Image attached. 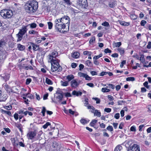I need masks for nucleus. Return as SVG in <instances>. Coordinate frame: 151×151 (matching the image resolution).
Returning a JSON list of instances; mask_svg holds the SVG:
<instances>
[{
	"mask_svg": "<svg viewBox=\"0 0 151 151\" xmlns=\"http://www.w3.org/2000/svg\"><path fill=\"white\" fill-rule=\"evenodd\" d=\"M139 58V60L141 61V62L143 63L145 61L144 55H140V57Z\"/></svg>",
	"mask_w": 151,
	"mask_h": 151,
	"instance_id": "c03bdc74",
	"label": "nucleus"
},
{
	"mask_svg": "<svg viewBox=\"0 0 151 151\" xmlns=\"http://www.w3.org/2000/svg\"><path fill=\"white\" fill-rule=\"evenodd\" d=\"M29 93H27L26 94H24V95L25 96H26L27 97L31 99H34V97L32 95L29 94Z\"/></svg>",
	"mask_w": 151,
	"mask_h": 151,
	"instance_id": "c9c22d12",
	"label": "nucleus"
},
{
	"mask_svg": "<svg viewBox=\"0 0 151 151\" xmlns=\"http://www.w3.org/2000/svg\"><path fill=\"white\" fill-rule=\"evenodd\" d=\"M0 15L4 19L10 18L13 15V12L11 9H3L1 11Z\"/></svg>",
	"mask_w": 151,
	"mask_h": 151,
	"instance_id": "20e7f679",
	"label": "nucleus"
},
{
	"mask_svg": "<svg viewBox=\"0 0 151 151\" xmlns=\"http://www.w3.org/2000/svg\"><path fill=\"white\" fill-rule=\"evenodd\" d=\"M68 81H60L61 85L63 86H67L68 85Z\"/></svg>",
	"mask_w": 151,
	"mask_h": 151,
	"instance_id": "cd10ccee",
	"label": "nucleus"
},
{
	"mask_svg": "<svg viewBox=\"0 0 151 151\" xmlns=\"http://www.w3.org/2000/svg\"><path fill=\"white\" fill-rule=\"evenodd\" d=\"M66 78L68 80V81L69 82L74 79V76L73 75H68L66 76Z\"/></svg>",
	"mask_w": 151,
	"mask_h": 151,
	"instance_id": "4be33fe9",
	"label": "nucleus"
},
{
	"mask_svg": "<svg viewBox=\"0 0 151 151\" xmlns=\"http://www.w3.org/2000/svg\"><path fill=\"white\" fill-rule=\"evenodd\" d=\"M29 25L30 26V27L32 28H35L37 26L36 24L35 23L29 24Z\"/></svg>",
	"mask_w": 151,
	"mask_h": 151,
	"instance_id": "4d7b16f0",
	"label": "nucleus"
},
{
	"mask_svg": "<svg viewBox=\"0 0 151 151\" xmlns=\"http://www.w3.org/2000/svg\"><path fill=\"white\" fill-rule=\"evenodd\" d=\"M30 44L32 47L33 50L35 51L38 50L39 49V45H37L33 42H30Z\"/></svg>",
	"mask_w": 151,
	"mask_h": 151,
	"instance_id": "2eb2a0df",
	"label": "nucleus"
},
{
	"mask_svg": "<svg viewBox=\"0 0 151 151\" xmlns=\"http://www.w3.org/2000/svg\"><path fill=\"white\" fill-rule=\"evenodd\" d=\"M72 95L78 96L79 95H81L82 94V92H77L76 91H74L72 92Z\"/></svg>",
	"mask_w": 151,
	"mask_h": 151,
	"instance_id": "b1692460",
	"label": "nucleus"
},
{
	"mask_svg": "<svg viewBox=\"0 0 151 151\" xmlns=\"http://www.w3.org/2000/svg\"><path fill=\"white\" fill-rule=\"evenodd\" d=\"M146 23L147 22L146 21L144 20H142L141 21L140 24L141 26H144L145 25V24H146Z\"/></svg>",
	"mask_w": 151,
	"mask_h": 151,
	"instance_id": "603ef678",
	"label": "nucleus"
},
{
	"mask_svg": "<svg viewBox=\"0 0 151 151\" xmlns=\"http://www.w3.org/2000/svg\"><path fill=\"white\" fill-rule=\"evenodd\" d=\"M32 79L30 78H27L26 80V85L29 84L31 82Z\"/></svg>",
	"mask_w": 151,
	"mask_h": 151,
	"instance_id": "3c124183",
	"label": "nucleus"
},
{
	"mask_svg": "<svg viewBox=\"0 0 151 151\" xmlns=\"http://www.w3.org/2000/svg\"><path fill=\"white\" fill-rule=\"evenodd\" d=\"M126 61L125 60H124L122 61L120 64V67L122 68L123 66L125 64H126Z\"/></svg>",
	"mask_w": 151,
	"mask_h": 151,
	"instance_id": "338daca9",
	"label": "nucleus"
},
{
	"mask_svg": "<svg viewBox=\"0 0 151 151\" xmlns=\"http://www.w3.org/2000/svg\"><path fill=\"white\" fill-rule=\"evenodd\" d=\"M94 116H96L98 117H100L101 116V113L99 111L96 109L94 113Z\"/></svg>",
	"mask_w": 151,
	"mask_h": 151,
	"instance_id": "393cba45",
	"label": "nucleus"
},
{
	"mask_svg": "<svg viewBox=\"0 0 151 151\" xmlns=\"http://www.w3.org/2000/svg\"><path fill=\"white\" fill-rule=\"evenodd\" d=\"M88 99L87 98H86L85 99V102L84 103V105L86 106H87V107L88 106H87V105L88 104Z\"/></svg>",
	"mask_w": 151,
	"mask_h": 151,
	"instance_id": "13d9d810",
	"label": "nucleus"
},
{
	"mask_svg": "<svg viewBox=\"0 0 151 151\" xmlns=\"http://www.w3.org/2000/svg\"><path fill=\"white\" fill-rule=\"evenodd\" d=\"M78 5L82 8H86L88 4L87 0H78Z\"/></svg>",
	"mask_w": 151,
	"mask_h": 151,
	"instance_id": "1a4fd4ad",
	"label": "nucleus"
},
{
	"mask_svg": "<svg viewBox=\"0 0 151 151\" xmlns=\"http://www.w3.org/2000/svg\"><path fill=\"white\" fill-rule=\"evenodd\" d=\"M3 107L5 109L8 110H10L12 109V107L11 105L5 106Z\"/></svg>",
	"mask_w": 151,
	"mask_h": 151,
	"instance_id": "58836bf2",
	"label": "nucleus"
},
{
	"mask_svg": "<svg viewBox=\"0 0 151 151\" xmlns=\"http://www.w3.org/2000/svg\"><path fill=\"white\" fill-rule=\"evenodd\" d=\"M60 60L58 59L56 60L50 61L51 64V70L52 72H55L58 70V71H60L62 70V67L59 64Z\"/></svg>",
	"mask_w": 151,
	"mask_h": 151,
	"instance_id": "7ed1b4c3",
	"label": "nucleus"
},
{
	"mask_svg": "<svg viewBox=\"0 0 151 151\" xmlns=\"http://www.w3.org/2000/svg\"><path fill=\"white\" fill-rule=\"evenodd\" d=\"M97 120L96 119H93L91 122L90 123V125L91 126L93 127L96 124L97 122Z\"/></svg>",
	"mask_w": 151,
	"mask_h": 151,
	"instance_id": "473e14b6",
	"label": "nucleus"
},
{
	"mask_svg": "<svg viewBox=\"0 0 151 151\" xmlns=\"http://www.w3.org/2000/svg\"><path fill=\"white\" fill-rule=\"evenodd\" d=\"M59 20H60V22L65 23H66V24H68V25H69L70 22V19L69 17L68 16H64L63 17L59 19ZM68 29H69V26H68Z\"/></svg>",
	"mask_w": 151,
	"mask_h": 151,
	"instance_id": "6e6552de",
	"label": "nucleus"
},
{
	"mask_svg": "<svg viewBox=\"0 0 151 151\" xmlns=\"http://www.w3.org/2000/svg\"><path fill=\"white\" fill-rule=\"evenodd\" d=\"M117 50L121 55L123 54L124 52V49L122 48H119Z\"/></svg>",
	"mask_w": 151,
	"mask_h": 151,
	"instance_id": "c756f323",
	"label": "nucleus"
},
{
	"mask_svg": "<svg viewBox=\"0 0 151 151\" xmlns=\"http://www.w3.org/2000/svg\"><path fill=\"white\" fill-rule=\"evenodd\" d=\"M106 129L109 131L110 132H111L113 131V129L112 127L111 126H108L107 128Z\"/></svg>",
	"mask_w": 151,
	"mask_h": 151,
	"instance_id": "8fccbe9b",
	"label": "nucleus"
},
{
	"mask_svg": "<svg viewBox=\"0 0 151 151\" xmlns=\"http://www.w3.org/2000/svg\"><path fill=\"white\" fill-rule=\"evenodd\" d=\"M47 24L48 25V28L49 29H51L53 27V24L51 22H48Z\"/></svg>",
	"mask_w": 151,
	"mask_h": 151,
	"instance_id": "f704fd0d",
	"label": "nucleus"
},
{
	"mask_svg": "<svg viewBox=\"0 0 151 151\" xmlns=\"http://www.w3.org/2000/svg\"><path fill=\"white\" fill-rule=\"evenodd\" d=\"M12 142H13V143H14V144L15 145H19L20 146H21V147H25V145L22 142H19L18 143H18H16L15 142V140L14 139H13V140H12Z\"/></svg>",
	"mask_w": 151,
	"mask_h": 151,
	"instance_id": "a211bd4d",
	"label": "nucleus"
},
{
	"mask_svg": "<svg viewBox=\"0 0 151 151\" xmlns=\"http://www.w3.org/2000/svg\"><path fill=\"white\" fill-rule=\"evenodd\" d=\"M130 17L132 19L135 20L137 18V16L134 14H132L130 15Z\"/></svg>",
	"mask_w": 151,
	"mask_h": 151,
	"instance_id": "72a5a7b5",
	"label": "nucleus"
},
{
	"mask_svg": "<svg viewBox=\"0 0 151 151\" xmlns=\"http://www.w3.org/2000/svg\"><path fill=\"white\" fill-rule=\"evenodd\" d=\"M14 117L16 120H17L19 118V115L17 113H15L14 115Z\"/></svg>",
	"mask_w": 151,
	"mask_h": 151,
	"instance_id": "0e129e2a",
	"label": "nucleus"
},
{
	"mask_svg": "<svg viewBox=\"0 0 151 151\" xmlns=\"http://www.w3.org/2000/svg\"><path fill=\"white\" fill-rule=\"evenodd\" d=\"M83 54L84 55H88L89 56L91 55V52L86 51L83 52Z\"/></svg>",
	"mask_w": 151,
	"mask_h": 151,
	"instance_id": "de8ad7c7",
	"label": "nucleus"
},
{
	"mask_svg": "<svg viewBox=\"0 0 151 151\" xmlns=\"http://www.w3.org/2000/svg\"><path fill=\"white\" fill-rule=\"evenodd\" d=\"M21 69H22L25 70H33V68L32 66H24V65H21Z\"/></svg>",
	"mask_w": 151,
	"mask_h": 151,
	"instance_id": "dca6fc26",
	"label": "nucleus"
},
{
	"mask_svg": "<svg viewBox=\"0 0 151 151\" xmlns=\"http://www.w3.org/2000/svg\"><path fill=\"white\" fill-rule=\"evenodd\" d=\"M72 56L75 58H77L79 57L80 54L78 52H74L72 54Z\"/></svg>",
	"mask_w": 151,
	"mask_h": 151,
	"instance_id": "6ab92c4d",
	"label": "nucleus"
},
{
	"mask_svg": "<svg viewBox=\"0 0 151 151\" xmlns=\"http://www.w3.org/2000/svg\"><path fill=\"white\" fill-rule=\"evenodd\" d=\"M111 52V50H110L108 48L105 49L104 52L106 53H110Z\"/></svg>",
	"mask_w": 151,
	"mask_h": 151,
	"instance_id": "052dcab7",
	"label": "nucleus"
},
{
	"mask_svg": "<svg viewBox=\"0 0 151 151\" xmlns=\"http://www.w3.org/2000/svg\"><path fill=\"white\" fill-rule=\"evenodd\" d=\"M10 87L6 83H4L2 85V88L5 89L6 90H7Z\"/></svg>",
	"mask_w": 151,
	"mask_h": 151,
	"instance_id": "4c0bfd02",
	"label": "nucleus"
},
{
	"mask_svg": "<svg viewBox=\"0 0 151 151\" xmlns=\"http://www.w3.org/2000/svg\"><path fill=\"white\" fill-rule=\"evenodd\" d=\"M1 111L2 114H6L9 116L11 115V113L10 111L5 110L3 109H1Z\"/></svg>",
	"mask_w": 151,
	"mask_h": 151,
	"instance_id": "412c9836",
	"label": "nucleus"
},
{
	"mask_svg": "<svg viewBox=\"0 0 151 151\" xmlns=\"http://www.w3.org/2000/svg\"><path fill=\"white\" fill-rule=\"evenodd\" d=\"M95 38L94 37H92L90 39L89 42L90 44H91L95 40Z\"/></svg>",
	"mask_w": 151,
	"mask_h": 151,
	"instance_id": "bf43d9fd",
	"label": "nucleus"
},
{
	"mask_svg": "<svg viewBox=\"0 0 151 151\" xmlns=\"http://www.w3.org/2000/svg\"><path fill=\"white\" fill-rule=\"evenodd\" d=\"M119 116H120L119 113H117L115 114V115L114 116V117L116 119H118L119 118Z\"/></svg>",
	"mask_w": 151,
	"mask_h": 151,
	"instance_id": "680f3d73",
	"label": "nucleus"
},
{
	"mask_svg": "<svg viewBox=\"0 0 151 151\" xmlns=\"http://www.w3.org/2000/svg\"><path fill=\"white\" fill-rule=\"evenodd\" d=\"M122 149V146L120 145H119L115 147L114 151H120Z\"/></svg>",
	"mask_w": 151,
	"mask_h": 151,
	"instance_id": "bb28decb",
	"label": "nucleus"
},
{
	"mask_svg": "<svg viewBox=\"0 0 151 151\" xmlns=\"http://www.w3.org/2000/svg\"><path fill=\"white\" fill-rule=\"evenodd\" d=\"M86 63L88 67H91L92 66L91 62L89 60H87L86 62Z\"/></svg>",
	"mask_w": 151,
	"mask_h": 151,
	"instance_id": "ea45409f",
	"label": "nucleus"
},
{
	"mask_svg": "<svg viewBox=\"0 0 151 151\" xmlns=\"http://www.w3.org/2000/svg\"><path fill=\"white\" fill-rule=\"evenodd\" d=\"M58 95L57 96L56 98L59 99L60 101H61L63 97V93H58Z\"/></svg>",
	"mask_w": 151,
	"mask_h": 151,
	"instance_id": "aec40b11",
	"label": "nucleus"
},
{
	"mask_svg": "<svg viewBox=\"0 0 151 151\" xmlns=\"http://www.w3.org/2000/svg\"><path fill=\"white\" fill-rule=\"evenodd\" d=\"M119 23L121 25L125 26H128L129 25V24L128 22H126L121 21H119Z\"/></svg>",
	"mask_w": 151,
	"mask_h": 151,
	"instance_id": "a878e982",
	"label": "nucleus"
},
{
	"mask_svg": "<svg viewBox=\"0 0 151 151\" xmlns=\"http://www.w3.org/2000/svg\"><path fill=\"white\" fill-rule=\"evenodd\" d=\"M93 99H94L96 101V104H99L100 103V99L97 98H93Z\"/></svg>",
	"mask_w": 151,
	"mask_h": 151,
	"instance_id": "5fc2aeb1",
	"label": "nucleus"
},
{
	"mask_svg": "<svg viewBox=\"0 0 151 151\" xmlns=\"http://www.w3.org/2000/svg\"><path fill=\"white\" fill-rule=\"evenodd\" d=\"M52 145L54 151H61L62 147L60 142L55 141L52 143Z\"/></svg>",
	"mask_w": 151,
	"mask_h": 151,
	"instance_id": "0eeeda50",
	"label": "nucleus"
},
{
	"mask_svg": "<svg viewBox=\"0 0 151 151\" xmlns=\"http://www.w3.org/2000/svg\"><path fill=\"white\" fill-rule=\"evenodd\" d=\"M132 141L129 140L127 142L125 145L126 147H128L127 151H140L139 146L137 144H133Z\"/></svg>",
	"mask_w": 151,
	"mask_h": 151,
	"instance_id": "f03ea898",
	"label": "nucleus"
},
{
	"mask_svg": "<svg viewBox=\"0 0 151 151\" xmlns=\"http://www.w3.org/2000/svg\"><path fill=\"white\" fill-rule=\"evenodd\" d=\"M80 121V122L83 125L86 124L89 122L88 121L83 118L81 119Z\"/></svg>",
	"mask_w": 151,
	"mask_h": 151,
	"instance_id": "5701e85b",
	"label": "nucleus"
},
{
	"mask_svg": "<svg viewBox=\"0 0 151 151\" xmlns=\"http://www.w3.org/2000/svg\"><path fill=\"white\" fill-rule=\"evenodd\" d=\"M41 132H39L37 134L36 137H35V140H38V139H40L41 138Z\"/></svg>",
	"mask_w": 151,
	"mask_h": 151,
	"instance_id": "7c9ffc66",
	"label": "nucleus"
},
{
	"mask_svg": "<svg viewBox=\"0 0 151 151\" xmlns=\"http://www.w3.org/2000/svg\"><path fill=\"white\" fill-rule=\"evenodd\" d=\"M78 75L80 77L85 78L86 80L90 81L92 79V78L89 76L88 75L83 73L79 72L78 73Z\"/></svg>",
	"mask_w": 151,
	"mask_h": 151,
	"instance_id": "f8f14e48",
	"label": "nucleus"
},
{
	"mask_svg": "<svg viewBox=\"0 0 151 151\" xmlns=\"http://www.w3.org/2000/svg\"><path fill=\"white\" fill-rule=\"evenodd\" d=\"M27 26L24 27L19 30L18 34L17 35V41H20L21 40L22 36L27 32Z\"/></svg>",
	"mask_w": 151,
	"mask_h": 151,
	"instance_id": "423d86ee",
	"label": "nucleus"
},
{
	"mask_svg": "<svg viewBox=\"0 0 151 151\" xmlns=\"http://www.w3.org/2000/svg\"><path fill=\"white\" fill-rule=\"evenodd\" d=\"M63 0L64 1L65 3L68 5H70L72 4V3L70 2V0Z\"/></svg>",
	"mask_w": 151,
	"mask_h": 151,
	"instance_id": "09e8293b",
	"label": "nucleus"
},
{
	"mask_svg": "<svg viewBox=\"0 0 151 151\" xmlns=\"http://www.w3.org/2000/svg\"><path fill=\"white\" fill-rule=\"evenodd\" d=\"M58 52L56 51L53 52L51 54L49 55V61H52L54 60H56L57 59L56 57L58 55Z\"/></svg>",
	"mask_w": 151,
	"mask_h": 151,
	"instance_id": "9d476101",
	"label": "nucleus"
},
{
	"mask_svg": "<svg viewBox=\"0 0 151 151\" xmlns=\"http://www.w3.org/2000/svg\"><path fill=\"white\" fill-rule=\"evenodd\" d=\"M50 125V123L49 122H47L43 126V127L44 129L47 128L48 126Z\"/></svg>",
	"mask_w": 151,
	"mask_h": 151,
	"instance_id": "a18cd8bd",
	"label": "nucleus"
},
{
	"mask_svg": "<svg viewBox=\"0 0 151 151\" xmlns=\"http://www.w3.org/2000/svg\"><path fill=\"white\" fill-rule=\"evenodd\" d=\"M130 130L132 132H135L136 131L135 127L134 126L131 127L130 128Z\"/></svg>",
	"mask_w": 151,
	"mask_h": 151,
	"instance_id": "69168bd1",
	"label": "nucleus"
},
{
	"mask_svg": "<svg viewBox=\"0 0 151 151\" xmlns=\"http://www.w3.org/2000/svg\"><path fill=\"white\" fill-rule=\"evenodd\" d=\"M38 7V3L36 1L33 0L25 6L26 12L30 14H32L36 12Z\"/></svg>",
	"mask_w": 151,
	"mask_h": 151,
	"instance_id": "f257e3e1",
	"label": "nucleus"
},
{
	"mask_svg": "<svg viewBox=\"0 0 151 151\" xmlns=\"http://www.w3.org/2000/svg\"><path fill=\"white\" fill-rule=\"evenodd\" d=\"M135 80V78L134 77H129L126 78L127 81H134Z\"/></svg>",
	"mask_w": 151,
	"mask_h": 151,
	"instance_id": "79ce46f5",
	"label": "nucleus"
},
{
	"mask_svg": "<svg viewBox=\"0 0 151 151\" xmlns=\"http://www.w3.org/2000/svg\"><path fill=\"white\" fill-rule=\"evenodd\" d=\"M2 77H3L4 79L5 80V81H6L9 80V76L8 74H7V75H5V76H2Z\"/></svg>",
	"mask_w": 151,
	"mask_h": 151,
	"instance_id": "2f4dec72",
	"label": "nucleus"
},
{
	"mask_svg": "<svg viewBox=\"0 0 151 151\" xmlns=\"http://www.w3.org/2000/svg\"><path fill=\"white\" fill-rule=\"evenodd\" d=\"M77 81L73 79L70 82V85L72 87L76 88L78 85Z\"/></svg>",
	"mask_w": 151,
	"mask_h": 151,
	"instance_id": "4468645a",
	"label": "nucleus"
},
{
	"mask_svg": "<svg viewBox=\"0 0 151 151\" xmlns=\"http://www.w3.org/2000/svg\"><path fill=\"white\" fill-rule=\"evenodd\" d=\"M109 5L110 8H114L116 5V0H111Z\"/></svg>",
	"mask_w": 151,
	"mask_h": 151,
	"instance_id": "ddd939ff",
	"label": "nucleus"
},
{
	"mask_svg": "<svg viewBox=\"0 0 151 151\" xmlns=\"http://www.w3.org/2000/svg\"><path fill=\"white\" fill-rule=\"evenodd\" d=\"M110 90L106 88H102L101 89V91L103 92H108L110 91Z\"/></svg>",
	"mask_w": 151,
	"mask_h": 151,
	"instance_id": "a19ab883",
	"label": "nucleus"
},
{
	"mask_svg": "<svg viewBox=\"0 0 151 151\" xmlns=\"http://www.w3.org/2000/svg\"><path fill=\"white\" fill-rule=\"evenodd\" d=\"M5 42L4 40H0V47H1L2 45L5 44Z\"/></svg>",
	"mask_w": 151,
	"mask_h": 151,
	"instance_id": "864d4df0",
	"label": "nucleus"
},
{
	"mask_svg": "<svg viewBox=\"0 0 151 151\" xmlns=\"http://www.w3.org/2000/svg\"><path fill=\"white\" fill-rule=\"evenodd\" d=\"M111 109L109 108H106L104 109V111L108 113H109L111 111Z\"/></svg>",
	"mask_w": 151,
	"mask_h": 151,
	"instance_id": "e2e57ef3",
	"label": "nucleus"
},
{
	"mask_svg": "<svg viewBox=\"0 0 151 151\" xmlns=\"http://www.w3.org/2000/svg\"><path fill=\"white\" fill-rule=\"evenodd\" d=\"M87 108L88 109H91V112L93 113H94L95 111V110H96L95 108L92 106L88 105Z\"/></svg>",
	"mask_w": 151,
	"mask_h": 151,
	"instance_id": "c85d7f7f",
	"label": "nucleus"
},
{
	"mask_svg": "<svg viewBox=\"0 0 151 151\" xmlns=\"http://www.w3.org/2000/svg\"><path fill=\"white\" fill-rule=\"evenodd\" d=\"M36 131H31L27 134V136L29 139H33L36 135Z\"/></svg>",
	"mask_w": 151,
	"mask_h": 151,
	"instance_id": "9b49d317",
	"label": "nucleus"
},
{
	"mask_svg": "<svg viewBox=\"0 0 151 151\" xmlns=\"http://www.w3.org/2000/svg\"><path fill=\"white\" fill-rule=\"evenodd\" d=\"M45 82L46 83L49 85H52V81L47 78H46Z\"/></svg>",
	"mask_w": 151,
	"mask_h": 151,
	"instance_id": "e433bc0d",
	"label": "nucleus"
},
{
	"mask_svg": "<svg viewBox=\"0 0 151 151\" xmlns=\"http://www.w3.org/2000/svg\"><path fill=\"white\" fill-rule=\"evenodd\" d=\"M122 45V43L121 42H117L115 43V45L116 47H119Z\"/></svg>",
	"mask_w": 151,
	"mask_h": 151,
	"instance_id": "6e6d98bb",
	"label": "nucleus"
},
{
	"mask_svg": "<svg viewBox=\"0 0 151 151\" xmlns=\"http://www.w3.org/2000/svg\"><path fill=\"white\" fill-rule=\"evenodd\" d=\"M17 49L19 50L23 51L25 49V46L21 45L20 44H18L17 45Z\"/></svg>",
	"mask_w": 151,
	"mask_h": 151,
	"instance_id": "f3484780",
	"label": "nucleus"
},
{
	"mask_svg": "<svg viewBox=\"0 0 151 151\" xmlns=\"http://www.w3.org/2000/svg\"><path fill=\"white\" fill-rule=\"evenodd\" d=\"M147 48L149 49L151 48V42L149 41L148 42V44L147 46Z\"/></svg>",
	"mask_w": 151,
	"mask_h": 151,
	"instance_id": "774afa93",
	"label": "nucleus"
},
{
	"mask_svg": "<svg viewBox=\"0 0 151 151\" xmlns=\"http://www.w3.org/2000/svg\"><path fill=\"white\" fill-rule=\"evenodd\" d=\"M102 56V54H101L98 55L94 56V57L93 58V59L96 60L98 59H99V58H100Z\"/></svg>",
	"mask_w": 151,
	"mask_h": 151,
	"instance_id": "49530a36",
	"label": "nucleus"
},
{
	"mask_svg": "<svg viewBox=\"0 0 151 151\" xmlns=\"http://www.w3.org/2000/svg\"><path fill=\"white\" fill-rule=\"evenodd\" d=\"M101 25L104 26H106L107 27H109L110 25L109 23L106 22H104L103 23H102Z\"/></svg>",
	"mask_w": 151,
	"mask_h": 151,
	"instance_id": "37998d69",
	"label": "nucleus"
},
{
	"mask_svg": "<svg viewBox=\"0 0 151 151\" xmlns=\"http://www.w3.org/2000/svg\"><path fill=\"white\" fill-rule=\"evenodd\" d=\"M54 26L57 31L61 32V29H65V23L60 22L59 19H57L55 20Z\"/></svg>",
	"mask_w": 151,
	"mask_h": 151,
	"instance_id": "39448f33",
	"label": "nucleus"
}]
</instances>
